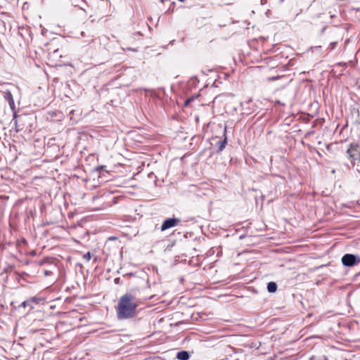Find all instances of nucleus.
<instances>
[{"instance_id":"7ed1b4c3","label":"nucleus","mask_w":360,"mask_h":360,"mask_svg":"<svg viewBox=\"0 0 360 360\" xmlns=\"http://www.w3.org/2000/svg\"><path fill=\"white\" fill-rule=\"evenodd\" d=\"M352 160H356L360 159V145L359 143H352L350 144L349 148L347 150Z\"/></svg>"},{"instance_id":"1a4fd4ad","label":"nucleus","mask_w":360,"mask_h":360,"mask_svg":"<svg viewBox=\"0 0 360 360\" xmlns=\"http://www.w3.org/2000/svg\"><path fill=\"white\" fill-rule=\"evenodd\" d=\"M21 305L24 307H30L31 309L34 308V306L30 304V301H29V300L23 302Z\"/></svg>"},{"instance_id":"f257e3e1","label":"nucleus","mask_w":360,"mask_h":360,"mask_svg":"<svg viewBox=\"0 0 360 360\" xmlns=\"http://www.w3.org/2000/svg\"><path fill=\"white\" fill-rule=\"evenodd\" d=\"M139 304V300L134 294L131 292L124 294L120 297L115 307L117 319L122 321L136 317Z\"/></svg>"},{"instance_id":"2eb2a0df","label":"nucleus","mask_w":360,"mask_h":360,"mask_svg":"<svg viewBox=\"0 0 360 360\" xmlns=\"http://www.w3.org/2000/svg\"><path fill=\"white\" fill-rule=\"evenodd\" d=\"M103 166H101V167H100V169H103ZM98 169H99V168H98Z\"/></svg>"},{"instance_id":"20e7f679","label":"nucleus","mask_w":360,"mask_h":360,"mask_svg":"<svg viewBox=\"0 0 360 360\" xmlns=\"http://www.w3.org/2000/svg\"><path fill=\"white\" fill-rule=\"evenodd\" d=\"M180 219L177 218H169L165 220L161 226V231H164L168 229L175 226Z\"/></svg>"},{"instance_id":"4468645a","label":"nucleus","mask_w":360,"mask_h":360,"mask_svg":"<svg viewBox=\"0 0 360 360\" xmlns=\"http://www.w3.org/2000/svg\"><path fill=\"white\" fill-rule=\"evenodd\" d=\"M81 36L83 37L84 36V32H81Z\"/></svg>"},{"instance_id":"f03ea898","label":"nucleus","mask_w":360,"mask_h":360,"mask_svg":"<svg viewBox=\"0 0 360 360\" xmlns=\"http://www.w3.org/2000/svg\"><path fill=\"white\" fill-rule=\"evenodd\" d=\"M342 263L345 266H353L360 263V257L353 254H345L342 257Z\"/></svg>"},{"instance_id":"9b49d317","label":"nucleus","mask_w":360,"mask_h":360,"mask_svg":"<svg viewBox=\"0 0 360 360\" xmlns=\"http://www.w3.org/2000/svg\"><path fill=\"white\" fill-rule=\"evenodd\" d=\"M337 44H338V42H337V41H333V42H331V43L330 44V45H329V46H328V49H329L330 51L333 50V49L335 48V46H336Z\"/></svg>"},{"instance_id":"ddd939ff","label":"nucleus","mask_w":360,"mask_h":360,"mask_svg":"<svg viewBox=\"0 0 360 360\" xmlns=\"http://www.w3.org/2000/svg\"><path fill=\"white\" fill-rule=\"evenodd\" d=\"M314 356H311L309 360H314Z\"/></svg>"},{"instance_id":"39448f33","label":"nucleus","mask_w":360,"mask_h":360,"mask_svg":"<svg viewBox=\"0 0 360 360\" xmlns=\"http://www.w3.org/2000/svg\"><path fill=\"white\" fill-rule=\"evenodd\" d=\"M4 97L5 100L8 103L10 108L13 110L15 109V103L13 98V95L10 91H6Z\"/></svg>"},{"instance_id":"0eeeda50","label":"nucleus","mask_w":360,"mask_h":360,"mask_svg":"<svg viewBox=\"0 0 360 360\" xmlns=\"http://www.w3.org/2000/svg\"><path fill=\"white\" fill-rule=\"evenodd\" d=\"M267 290L269 292H275L277 290V284L273 281L268 283Z\"/></svg>"},{"instance_id":"9d476101","label":"nucleus","mask_w":360,"mask_h":360,"mask_svg":"<svg viewBox=\"0 0 360 360\" xmlns=\"http://www.w3.org/2000/svg\"><path fill=\"white\" fill-rule=\"evenodd\" d=\"M83 259L86 260V262H89L91 259V252H88L86 254L83 255Z\"/></svg>"},{"instance_id":"6e6552de","label":"nucleus","mask_w":360,"mask_h":360,"mask_svg":"<svg viewBox=\"0 0 360 360\" xmlns=\"http://www.w3.org/2000/svg\"><path fill=\"white\" fill-rule=\"evenodd\" d=\"M227 143L226 138L218 142V151H222Z\"/></svg>"},{"instance_id":"423d86ee","label":"nucleus","mask_w":360,"mask_h":360,"mask_svg":"<svg viewBox=\"0 0 360 360\" xmlns=\"http://www.w3.org/2000/svg\"><path fill=\"white\" fill-rule=\"evenodd\" d=\"M189 354L187 351H180L176 354V358L179 360H188L189 359Z\"/></svg>"},{"instance_id":"f8f14e48","label":"nucleus","mask_w":360,"mask_h":360,"mask_svg":"<svg viewBox=\"0 0 360 360\" xmlns=\"http://www.w3.org/2000/svg\"><path fill=\"white\" fill-rule=\"evenodd\" d=\"M29 301H30V304L33 306L34 304H38V300L35 297H31L30 299H29Z\"/></svg>"}]
</instances>
